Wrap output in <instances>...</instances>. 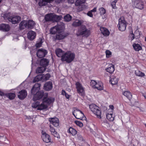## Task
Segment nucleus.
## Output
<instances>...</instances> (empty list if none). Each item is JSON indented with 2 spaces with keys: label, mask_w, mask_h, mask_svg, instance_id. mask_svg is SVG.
Masks as SVG:
<instances>
[{
  "label": "nucleus",
  "mask_w": 146,
  "mask_h": 146,
  "mask_svg": "<svg viewBox=\"0 0 146 146\" xmlns=\"http://www.w3.org/2000/svg\"><path fill=\"white\" fill-rule=\"evenodd\" d=\"M75 57V54L70 51H67L64 54V55L61 58L62 61H65L66 63H69L72 61Z\"/></svg>",
  "instance_id": "1"
},
{
  "label": "nucleus",
  "mask_w": 146,
  "mask_h": 146,
  "mask_svg": "<svg viewBox=\"0 0 146 146\" xmlns=\"http://www.w3.org/2000/svg\"><path fill=\"white\" fill-rule=\"evenodd\" d=\"M76 34L78 36L82 35L87 37L90 35V32L85 26L83 25L79 27Z\"/></svg>",
  "instance_id": "2"
},
{
  "label": "nucleus",
  "mask_w": 146,
  "mask_h": 146,
  "mask_svg": "<svg viewBox=\"0 0 146 146\" xmlns=\"http://www.w3.org/2000/svg\"><path fill=\"white\" fill-rule=\"evenodd\" d=\"M64 28V24L61 23V24L58 25L51 28L50 30V33L52 34H54L56 32H59L61 30H63Z\"/></svg>",
  "instance_id": "3"
},
{
  "label": "nucleus",
  "mask_w": 146,
  "mask_h": 146,
  "mask_svg": "<svg viewBox=\"0 0 146 146\" xmlns=\"http://www.w3.org/2000/svg\"><path fill=\"white\" fill-rule=\"evenodd\" d=\"M90 108L91 111L96 115L98 117L101 118V111L98 106L95 104H92L90 106Z\"/></svg>",
  "instance_id": "4"
},
{
  "label": "nucleus",
  "mask_w": 146,
  "mask_h": 146,
  "mask_svg": "<svg viewBox=\"0 0 146 146\" xmlns=\"http://www.w3.org/2000/svg\"><path fill=\"white\" fill-rule=\"evenodd\" d=\"M73 111L72 114L74 117L77 119H84L86 117L82 112L76 108H73Z\"/></svg>",
  "instance_id": "5"
},
{
  "label": "nucleus",
  "mask_w": 146,
  "mask_h": 146,
  "mask_svg": "<svg viewBox=\"0 0 146 146\" xmlns=\"http://www.w3.org/2000/svg\"><path fill=\"white\" fill-rule=\"evenodd\" d=\"M127 23L123 17H121L119 19L117 27L121 31H124L126 28Z\"/></svg>",
  "instance_id": "6"
},
{
  "label": "nucleus",
  "mask_w": 146,
  "mask_h": 146,
  "mask_svg": "<svg viewBox=\"0 0 146 146\" xmlns=\"http://www.w3.org/2000/svg\"><path fill=\"white\" fill-rule=\"evenodd\" d=\"M129 28L131 29V31H130L129 37L130 39L132 40L133 39L135 38L136 39L139 38L140 37V34L139 31L137 30L134 33H133L131 27H129Z\"/></svg>",
  "instance_id": "7"
},
{
  "label": "nucleus",
  "mask_w": 146,
  "mask_h": 146,
  "mask_svg": "<svg viewBox=\"0 0 146 146\" xmlns=\"http://www.w3.org/2000/svg\"><path fill=\"white\" fill-rule=\"evenodd\" d=\"M134 5L137 8L142 10L144 8V4L141 0H132Z\"/></svg>",
  "instance_id": "8"
},
{
  "label": "nucleus",
  "mask_w": 146,
  "mask_h": 146,
  "mask_svg": "<svg viewBox=\"0 0 146 146\" xmlns=\"http://www.w3.org/2000/svg\"><path fill=\"white\" fill-rule=\"evenodd\" d=\"M8 20L13 24H15L19 23L21 21V18L19 16L13 15L8 17Z\"/></svg>",
  "instance_id": "9"
},
{
  "label": "nucleus",
  "mask_w": 146,
  "mask_h": 146,
  "mask_svg": "<svg viewBox=\"0 0 146 146\" xmlns=\"http://www.w3.org/2000/svg\"><path fill=\"white\" fill-rule=\"evenodd\" d=\"M76 87L77 92L82 95H83L84 90L82 84L79 82H77L75 84Z\"/></svg>",
  "instance_id": "10"
},
{
  "label": "nucleus",
  "mask_w": 146,
  "mask_h": 146,
  "mask_svg": "<svg viewBox=\"0 0 146 146\" xmlns=\"http://www.w3.org/2000/svg\"><path fill=\"white\" fill-rule=\"evenodd\" d=\"M68 35V34L64 32L63 30H61L58 33V34L55 36L56 40H61Z\"/></svg>",
  "instance_id": "11"
},
{
  "label": "nucleus",
  "mask_w": 146,
  "mask_h": 146,
  "mask_svg": "<svg viewBox=\"0 0 146 146\" xmlns=\"http://www.w3.org/2000/svg\"><path fill=\"white\" fill-rule=\"evenodd\" d=\"M47 53V52L46 50L41 48L37 51L36 55L38 57L42 58L45 56Z\"/></svg>",
  "instance_id": "12"
},
{
  "label": "nucleus",
  "mask_w": 146,
  "mask_h": 146,
  "mask_svg": "<svg viewBox=\"0 0 146 146\" xmlns=\"http://www.w3.org/2000/svg\"><path fill=\"white\" fill-rule=\"evenodd\" d=\"M44 92L42 91L38 92L34 95L33 100L34 101L39 100L42 98Z\"/></svg>",
  "instance_id": "13"
},
{
  "label": "nucleus",
  "mask_w": 146,
  "mask_h": 146,
  "mask_svg": "<svg viewBox=\"0 0 146 146\" xmlns=\"http://www.w3.org/2000/svg\"><path fill=\"white\" fill-rule=\"evenodd\" d=\"M42 138L43 141L47 143L50 142V136L44 132H42Z\"/></svg>",
  "instance_id": "14"
},
{
  "label": "nucleus",
  "mask_w": 146,
  "mask_h": 146,
  "mask_svg": "<svg viewBox=\"0 0 146 146\" xmlns=\"http://www.w3.org/2000/svg\"><path fill=\"white\" fill-rule=\"evenodd\" d=\"M27 93L25 90H22L18 93V97L21 100L24 99L27 96Z\"/></svg>",
  "instance_id": "15"
},
{
  "label": "nucleus",
  "mask_w": 146,
  "mask_h": 146,
  "mask_svg": "<svg viewBox=\"0 0 146 146\" xmlns=\"http://www.w3.org/2000/svg\"><path fill=\"white\" fill-rule=\"evenodd\" d=\"M54 101V99L52 97H44L43 101L48 106L50 104L53 103Z\"/></svg>",
  "instance_id": "16"
},
{
  "label": "nucleus",
  "mask_w": 146,
  "mask_h": 146,
  "mask_svg": "<svg viewBox=\"0 0 146 146\" xmlns=\"http://www.w3.org/2000/svg\"><path fill=\"white\" fill-rule=\"evenodd\" d=\"M49 120L50 123L52 124L54 126L56 127L59 125V120L57 118H49Z\"/></svg>",
  "instance_id": "17"
},
{
  "label": "nucleus",
  "mask_w": 146,
  "mask_h": 146,
  "mask_svg": "<svg viewBox=\"0 0 146 146\" xmlns=\"http://www.w3.org/2000/svg\"><path fill=\"white\" fill-rule=\"evenodd\" d=\"M28 38L30 40H33L35 37V33L32 31H29L27 34Z\"/></svg>",
  "instance_id": "18"
},
{
  "label": "nucleus",
  "mask_w": 146,
  "mask_h": 146,
  "mask_svg": "<svg viewBox=\"0 0 146 146\" xmlns=\"http://www.w3.org/2000/svg\"><path fill=\"white\" fill-rule=\"evenodd\" d=\"M52 88V82L49 81L45 83L44 86V89L46 91L50 90Z\"/></svg>",
  "instance_id": "19"
},
{
  "label": "nucleus",
  "mask_w": 146,
  "mask_h": 146,
  "mask_svg": "<svg viewBox=\"0 0 146 146\" xmlns=\"http://www.w3.org/2000/svg\"><path fill=\"white\" fill-rule=\"evenodd\" d=\"M9 25L7 24H2L0 25V30L5 31H8L10 29Z\"/></svg>",
  "instance_id": "20"
},
{
  "label": "nucleus",
  "mask_w": 146,
  "mask_h": 146,
  "mask_svg": "<svg viewBox=\"0 0 146 146\" xmlns=\"http://www.w3.org/2000/svg\"><path fill=\"white\" fill-rule=\"evenodd\" d=\"M41 84L38 83L35 84L34 86L31 89V92L32 94H34V90L35 89V90L36 91H38L40 89V87Z\"/></svg>",
  "instance_id": "21"
},
{
  "label": "nucleus",
  "mask_w": 146,
  "mask_h": 146,
  "mask_svg": "<svg viewBox=\"0 0 146 146\" xmlns=\"http://www.w3.org/2000/svg\"><path fill=\"white\" fill-rule=\"evenodd\" d=\"M50 131L51 132V134L53 135L54 137L58 138H60V137L59 135L57 133L55 129L53 127H51V125L50 126Z\"/></svg>",
  "instance_id": "22"
},
{
  "label": "nucleus",
  "mask_w": 146,
  "mask_h": 146,
  "mask_svg": "<svg viewBox=\"0 0 146 146\" xmlns=\"http://www.w3.org/2000/svg\"><path fill=\"white\" fill-rule=\"evenodd\" d=\"M49 62V60L43 58L42 59L40 62V65L42 67H46L47 66Z\"/></svg>",
  "instance_id": "23"
},
{
  "label": "nucleus",
  "mask_w": 146,
  "mask_h": 146,
  "mask_svg": "<svg viewBox=\"0 0 146 146\" xmlns=\"http://www.w3.org/2000/svg\"><path fill=\"white\" fill-rule=\"evenodd\" d=\"M56 53V55L59 57H61L64 55V52L63 51L62 49L60 48H58L55 50Z\"/></svg>",
  "instance_id": "24"
},
{
  "label": "nucleus",
  "mask_w": 146,
  "mask_h": 146,
  "mask_svg": "<svg viewBox=\"0 0 146 146\" xmlns=\"http://www.w3.org/2000/svg\"><path fill=\"white\" fill-rule=\"evenodd\" d=\"M48 107L47 105L43 101V102L41 104H39V105L37 108V110H44L47 109Z\"/></svg>",
  "instance_id": "25"
},
{
  "label": "nucleus",
  "mask_w": 146,
  "mask_h": 146,
  "mask_svg": "<svg viewBox=\"0 0 146 146\" xmlns=\"http://www.w3.org/2000/svg\"><path fill=\"white\" fill-rule=\"evenodd\" d=\"M27 26V22L25 20L22 21L20 23L19 28L21 30L25 29Z\"/></svg>",
  "instance_id": "26"
},
{
  "label": "nucleus",
  "mask_w": 146,
  "mask_h": 146,
  "mask_svg": "<svg viewBox=\"0 0 146 146\" xmlns=\"http://www.w3.org/2000/svg\"><path fill=\"white\" fill-rule=\"evenodd\" d=\"M100 30L101 33L104 36H108L110 33V32L108 30L104 27H100Z\"/></svg>",
  "instance_id": "27"
},
{
  "label": "nucleus",
  "mask_w": 146,
  "mask_h": 146,
  "mask_svg": "<svg viewBox=\"0 0 146 146\" xmlns=\"http://www.w3.org/2000/svg\"><path fill=\"white\" fill-rule=\"evenodd\" d=\"M35 23L33 20H30L27 22V27L28 28L31 29L35 25Z\"/></svg>",
  "instance_id": "28"
},
{
  "label": "nucleus",
  "mask_w": 146,
  "mask_h": 146,
  "mask_svg": "<svg viewBox=\"0 0 146 146\" xmlns=\"http://www.w3.org/2000/svg\"><path fill=\"white\" fill-rule=\"evenodd\" d=\"M106 71L110 74L113 73L115 70L114 66L112 64H110L109 67L106 69Z\"/></svg>",
  "instance_id": "29"
},
{
  "label": "nucleus",
  "mask_w": 146,
  "mask_h": 146,
  "mask_svg": "<svg viewBox=\"0 0 146 146\" xmlns=\"http://www.w3.org/2000/svg\"><path fill=\"white\" fill-rule=\"evenodd\" d=\"M54 0H42L39 3V5L40 6H45L47 5L48 3H51Z\"/></svg>",
  "instance_id": "30"
},
{
  "label": "nucleus",
  "mask_w": 146,
  "mask_h": 146,
  "mask_svg": "<svg viewBox=\"0 0 146 146\" xmlns=\"http://www.w3.org/2000/svg\"><path fill=\"white\" fill-rule=\"evenodd\" d=\"M95 88H97L99 90H102L103 89V86L102 82H97Z\"/></svg>",
  "instance_id": "31"
},
{
  "label": "nucleus",
  "mask_w": 146,
  "mask_h": 146,
  "mask_svg": "<svg viewBox=\"0 0 146 146\" xmlns=\"http://www.w3.org/2000/svg\"><path fill=\"white\" fill-rule=\"evenodd\" d=\"M42 77L43 76L42 74H40L36 76L34 78L33 81V82L35 83L39 81H42Z\"/></svg>",
  "instance_id": "32"
},
{
  "label": "nucleus",
  "mask_w": 146,
  "mask_h": 146,
  "mask_svg": "<svg viewBox=\"0 0 146 146\" xmlns=\"http://www.w3.org/2000/svg\"><path fill=\"white\" fill-rule=\"evenodd\" d=\"M46 67H40L38 68L36 70V73L39 74L43 72L46 70Z\"/></svg>",
  "instance_id": "33"
},
{
  "label": "nucleus",
  "mask_w": 146,
  "mask_h": 146,
  "mask_svg": "<svg viewBox=\"0 0 146 146\" xmlns=\"http://www.w3.org/2000/svg\"><path fill=\"white\" fill-rule=\"evenodd\" d=\"M123 94L129 100H130L132 98V95L129 91H125L123 92Z\"/></svg>",
  "instance_id": "34"
},
{
  "label": "nucleus",
  "mask_w": 146,
  "mask_h": 146,
  "mask_svg": "<svg viewBox=\"0 0 146 146\" xmlns=\"http://www.w3.org/2000/svg\"><path fill=\"white\" fill-rule=\"evenodd\" d=\"M52 21L57 22L59 21L61 18V16H58L55 15H52Z\"/></svg>",
  "instance_id": "35"
},
{
  "label": "nucleus",
  "mask_w": 146,
  "mask_h": 146,
  "mask_svg": "<svg viewBox=\"0 0 146 146\" xmlns=\"http://www.w3.org/2000/svg\"><path fill=\"white\" fill-rule=\"evenodd\" d=\"M117 82V79L115 76H112L110 80V82L112 85L116 84Z\"/></svg>",
  "instance_id": "36"
},
{
  "label": "nucleus",
  "mask_w": 146,
  "mask_h": 146,
  "mask_svg": "<svg viewBox=\"0 0 146 146\" xmlns=\"http://www.w3.org/2000/svg\"><path fill=\"white\" fill-rule=\"evenodd\" d=\"M68 132L69 133L73 135H75L77 133L76 131L72 127H70L69 128L68 131Z\"/></svg>",
  "instance_id": "37"
},
{
  "label": "nucleus",
  "mask_w": 146,
  "mask_h": 146,
  "mask_svg": "<svg viewBox=\"0 0 146 146\" xmlns=\"http://www.w3.org/2000/svg\"><path fill=\"white\" fill-rule=\"evenodd\" d=\"M133 46L134 50L136 51H139L142 49L141 47L138 44H133Z\"/></svg>",
  "instance_id": "38"
},
{
  "label": "nucleus",
  "mask_w": 146,
  "mask_h": 146,
  "mask_svg": "<svg viewBox=\"0 0 146 146\" xmlns=\"http://www.w3.org/2000/svg\"><path fill=\"white\" fill-rule=\"evenodd\" d=\"M42 82H44L48 80L50 77V74L47 73L45 75H42Z\"/></svg>",
  "instance_id": "39"
},
{
  "label": "nucleus",
  "mask_w": 146,
  "mask_h": 146,
  "mask_svg": "<svg viewBox=\"0 0 146 146\" xmlns=\"http://www.w3.org/2000/svg\"><path fill=\"white\" fill-rule=\"evenodd\" d=\"M52 14H48L45 16V19L46 21H52Z\"/></svg>",
  "instance_id": "40"
},
{
  "label": "nucleus",
  "mask_w": 146,
  "mask_h": 146,
  "mask_svg": "<svg viewBox=\"0 0 146 146\" xmlns=\"http://www.w3.org/2000/svg\"><path fill=\"white\" fill-rule=\"evenodd\" d=\"M135 73L136 76L139 77H143L145 76L144 73L138 70L135 71Z\"/></svg>",
  "instance_id": "41"
},
{
  "label": "nucleus",
  "mask_w": 146,
  "mask_h": 146,
  "mask_svg": "<svg viewBox=\"0 0 146 146\" xmlns=\"http://www.w3.org/2000/svg\"><path fill=\"white\" fill-rule=\"evenodd\" d=\"M86 0H76L75 3V5L76 6H79L81 4L84 3Z\"/></svg>",
  "instance_id": "42"
},
{
  "label": "nucleus",
  "mask_w": 146,
  "mask_h": 146,
  "mask_svg": "<svg viewBox=\"0 0 146 146\" xmlns=\"http://www.w3.org/2000/svg\"><path fill=\"white\" fill-rule=\"evenodd\" d=\"M72 18V17L70 15L68 14L64 16V19L66 21L69 22L71 20Z\"/></svg>",
  "instance_id": "43"
},
{
  "label": "nucleus",
  "mask_w": 146,
  "mask_h": 146,
  "mask_svg": "<svg viewBox=\"0 0 146 146\" xmlns=\"http://www.w3.org/2000/svg\"><path fill=\"white\" fill-rule=\"evenodd\" d=\"M82 24V22L79 20H76L74 22L72 23V25L74 27L78 26Z\"/></svg>",
  "instance_id": "44"
},
{
  "label": "nucleus",
  "mask_w": 146,
  "mask_h": 146,
  "mask_svg": "<svg viewBox=\"0 0 146 146\" xmlns=\"http://www.w3.org/2000/svg\"><path fill=\"white\" fill-rule=\"evenodd\" d=\"M106 117L108 120L110 121H113L114 119V117L112 116V114L111 113H107L106 114Z\"/></svg>",
  "instance_id": "45"
},
{
  "label": "nucleus",
  "mask_w": 146,
  "mask_h": 146,
  "mask_svg": "<svg viewBox=\"0 0 146 146\" xmlns=\"http://www.w3.org/2000/svg\"><path fill=\"white\" fill-rule=\"evenodd\" d=\"M100 13L101 15L105 14L106 13V10L103 7H101L99 9Z\"/></svg>",
  "instance_id": "46"
},
{
  "label": "nucleus",
  "mask_w": 146,
  "mask_h": 146,
  "mask_svg": "<svg viewBox=\"0 0 146 146\" xmlns=\"http://www.w3.org/2000/svg\"><path fill=\"white\" fill-rule=\"evenodd\" d=\"M39 102H35L32 104V106L33 108H37L39 105Z\"/></svg>",
  "instance_id": "47"
},
{
  "label": "nucleus",
  "mask_w": 146,
  "mask_h": 146,
  "mask_svg": "<svg viewBox=\"0 0 146 146\" xmlns=\"http://www.w3.org/2000/svg\"><path fill=\"white\" fill-rule=\"evenodd\" d=\"M7 96L10 100L13 99L15 97V94L13 93H10L8 94Z\"/></svg>",
  "instance_id": "48"
},
{
  "label": "nucleus",
  "mask_w": 146,
  "mask_h": 146,
  "mask_svg": "<svg viewBox=\"0 0 146 146\" xmlns=\"http://www.w3.org/2000/svg\"><path fill=\"white\" fill-rule=\"evenodd\" d=\"M118 0H115L111 2V5L113 9H115L117 8L116 6V3Z\"/></svg>",
  "instance_id": "49"
},
{
  "label": "nucleus",
  "mask_w": 146,
  "mask_h": 146,
  "mask_svg": "<svg viewBox=\"0 0 146 146\" xmlns=\"http://www.w3.org/2000/svg\"><path fill=\"white\" fill-rule=\"evenodd\" d=\"M97 82L94 80H91L90 82V85L94 88H95Z\"/></svg>",
  "instance_id": "50"
},
{
  "label": "nucleus",
  "mask_w": 146,
  "mask_h": 146,
  "mask_svg": "<svg viewBox=\"0 0 146 146\" xmlns=\"http://www.w3.org/2000/svg\"><path fill=\"white\" fill-rule=\"evenodd\" d=\"M106 56L107 57L109 58L111 55V53L109 50H106Z\"/></svg>",
  "instance_id": "51"
},
{
  "label": "nucleus",
  "mask_w": 146,
  "mask_h": 146,
  "mask_svg": "<svg viewBox=\"0 0 146 146\" xmlns=\"http://www.w3.org/2000/svg\"><path fill=\"white\" fill-rule=\"evenodd\" d=\"M75 123L78 126L80 127H82L83 126V123L80 121H75Z\"/></svg>",
  "instance_id": "52"
},
{
  "label": "nucleus",
  "mask_w": 146,
  "mask_h": 146,
  "mask_svg": "<svg viewBox=\"0 0 146 146\" xmlns=\"http://www.w3.org/2000/svg\"><path fill=\"white\" fill-rule=\"evenodd\" d=\"M42 45V42H39L37 43L36 44V47L38 48L40 47Z\"/></svg>",
  "instance_id": "53"
},
{
  "label": "nucleus",
  "mask_w": 146,
  "mask_h": 146,
  "mask_svg": "<svg viewBox=\"0 0 146 146\" xmlns=\"http://www.w3.org/2000/svg\"><path fill=\"white\" fill-rule=\"evenodd\" d=\"M87 14L88 16H89L90 17H93V14H92V12H91L90 11H89L88 13Z\"/></svg>",
  "instance_id": "54"
},
{
  "label": "nucleus",
  "mask_w": 146,
  "mask_h": 146,
  "mask_svg": "<svg viewBox=\"0 0 146 146\" xmlns=\"http://www.w3.org/2000/svg\"><path fill=\"white\" fill-rule=\"evenodd\" d=\"M67 1L68 3L73 4L76 1V0H67Z\"/></svg>",
  "instance_id": "55"
},
{
  "label": "nucleus",
  "mask_w": 146,
  "mask_h": 146,
  "mask_svg": "<svg viewBox=\"0 0 146 146\" xmlns=\"http://www.w3.org/2000/svg\"><path fill=\"white\" fill-rule=\"evenodd\" d=\"M77 138L79 140H82L83 138L80 134H78L77 135Z\"/></svg>",
  "instance_id": "56"
},
{
  "label": "nucleus",
  "mask_w": 146,
  "mask_h": 146,
  "mask_svg": "<svg viewBox=\"0 0 146 146\" xmlns=\"http://www.w3.org/2000/svg\"><path fill=\"white\" fill-rule=\"evenodd\" d=\"M96 11V7L94 8L92 10L90 11L92 12H95Z\"/></svg>",
  "instance_id": "57"
},
{
  "label": "nucleus",
  "mask_w": 146,
  "mask_h": 146,
  "mask_svg": "<svg viewBox=\"0 0 146 146\" xmlns=\"http://www.w3.org/2000/svg\"><path fill=\"white\" fill-rule=\"evenodd\" d=\"M66 97L68 99H69L70 97V96L69 95H68V94H67L66 93L65 94V95Z\"/></svg>",
  "instance_id": "58"
},
{
  "label": "nucleus",
  "mask_w": 146,
  "mask_h": 146,
  "mask_svg": "<svg viewBox=\"0 0 146 146\" xmlns=\"http://www.w3.org/2000/svg\"><path fill=\"white\" fill-rule=\"evenodd\" d=\"M66 93L64 90H62V95H65V94H66Z\"/></svg>",
  "instance_id": "59"
},
{
  "label": "nucleus",
  "mask_w": 146,
  "mask_h": 146,
  "mask_svg": "<svg viewBox=\"0 0 146 146\" xmlns=\"http://www.w3.org/2000/svg\"><path fill=\"white\" fill-rule=\"evenodd\" d=\"M110 108L112 110H113L114 108L113 106V105L110 106Z\"/></svg>",
  "instance_id": "60"
},
{
  "label": "nucleus",
  "mask_w": 146,
  "mask_h": 146,
  "mask_svg": "<svg viewBox=\"0 0 146 146\" xmlns=\"http://www.w3.org/2000/svg\"><path fill=\"white\" fill-rule=\"evenodd\" d=\"M4 95V93L3 92L0 91V95L3 96Z\"/></svg>",
  "instance_id": "61"
},
{
  "label": "nucleus",
  "mask_w": 146,
  "mask_h": 146,
  "mask_svg": "<svg viewBox=\"0 0 146 146\" xmlns=\"http://www.w3.org/2000/svg\"><path fill=\"white\" fill-rule=\"evenodd\" d=\"M34 94H33V95H35V93H36L37 92H39V91H36V90H35V89L34 90Z\"/></svg>",
  "instance_id": "62"
},
{
  "label": "nucleus",
  "mask_w": 146,
  "mask_h": 146,
  "mask_svg": "<svg viewBox=\"0 0 146 146\" xmlns=\"http://www.w3.org/2000/svg\"><path fill=\"white\" fill-rule=\"evenodd\" d=\"M143 96L146 99V94H144Z\"/></svg>",
  "instance_id": "63"
},
{
  "label": "nucleus",
  "mask_w": 146,
  "mask_h": 146,
  "mask_svg": "<svg viewBox=\"0 0 146 146\" xmlns=\"http://www.w3.org/2000/svg\"><path fill=\"white\" fill-rule=\"evenodd\" d=\"M102 18L103 19H105L106 18L105 16H102Z\"/></svg>",
  "instance_id": "64"
}]
</instances>
